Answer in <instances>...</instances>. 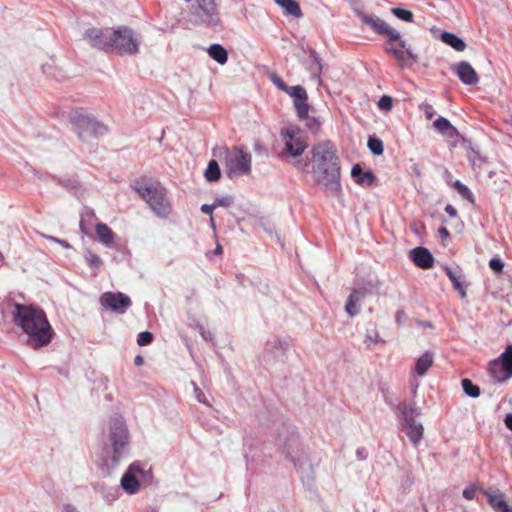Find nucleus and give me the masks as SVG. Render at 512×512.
Returning <instances> with one entry per match:
<instances>
[{
  "label": "nucleus",
  "instance_id": "f257e3e1",
  "mask_svg": "<svg viewBox=\"0 0 512 512\" xmlns=\"http://www.w3.org/2000/svg\"><path fill=\"white\" fill-rule=\"evenodd\" d=\"M12 320L16 327L28 337L33 349L47 346L53 339L54 331L43 309L31 304H12Z\"/></svg>",
  "mask_w": 512,
  "mask_h": 512
},
{
  "label": "nucleus",
  "instance_id": "f03ea898",
  "mask_svg": "<svg viewBox=\"0 0 512 512\" xmlns=\"http://www.w3.org/2000/svg\"><path fill=\"white\" fill-rule=\"evenodd\" d=\"M312 161L315 181L329 196L337 197L341 192L340 165L333 146L329 142L314 146Z\"/></svg>",
  "mask_w": 512,
  "mask_h": 512
},
{
  "label": "nucleus",
  "instance_id": "7ed1b4c3",
  "mask_svg": "<svg viewBox=\"0 0 512 512\" xmlns=\"http://www.w3.org/2000/svg\"><path fill=\"white\" fill-rule=\"evenodd\" d=\"M277 445L280 446L286 458L291 460L302 477L312 478V464L300 445L299 436L293 430L284 428Z\"/></svg>",
  "mask_w": 512,
  "mask_h": 512
},
{
  "label": "nucleus",
  "instance_id": "20e7f679",
  "mask_svg": "<svg viewBox=\"0 0 512 512\" xmlns=\"http://www.w3.org/2000/svg\"><path fill=\"white\" fill-rule=\"evenodd\" d=\"M133 188L157 217L162 219L169 217L172 207L164 186L159 182H147L136 183Z\"/></svg>",
  "mask_w": 512,
  "mask_h": 512
},
{
  "label": "nucleus",
  "instance_id": "39448f33",
  "mask_svg": "<svg viewBox=\"0 0 512 512\" xmlns=\"http://www.w3.org/2000/svg\"><path fill=\"white\" fill-rule=\"evenodd\" d=\"M141 39L126 26L113 29L110 51L118 55L133 56L140 52Z\"/></svg>",
  "mask_w": 512,
  "mask_h": 512
},
{
  "label": "nucleus",
  "instance_id": "423d86ee",
  "mask_svg": "<svg viewBox=\"0 0 512 512\" xmlns=\"http://www.w3.org/2000/svg\"><path fill=\"white\" fill-rule=\"evenodd\" d=\"M110 441L113 447L111 467L114 468L121 460L128 444L129 434L127 426L120 415H115L109 422Z\"/></svg>",
  "mask_w": 512,
  "mask_h": 512
},
{
  "label": "nucleus",
  "instance_id": "0eeeda50",
  "mask_svg": "<svg viewBox=\"0 0 512 512\" xmlns=\"http://www.w3.org/2000/svg\"><path fill=\"white\" fill-rule=\"evenodd\" d=\"M70 121L73 125L74 131L83 141H86L91 137L98 138L104 136L108 132L107 127L103 123L79 111H74L71 114Z\"/></svg>",
  "mask_w": 512,
  "mask_h": 512
},
{
  "label": "nucleus",
  "instance_id": "6e6552de",
  "mask_svg": "<svg viewBox=\"0 0 512 512\" xmlns=\"http://www.w3.org/2000/svg\"><path fill=\"white\" fill-rule=\"evenodd\" d=\"M252 157L243 147L225 150L224 165L229 178L248 175L251 173Z\"/></svg>",
  "mask_w": 512,
  "mask_h": 512
},
{
  "label": "nucleus",
  "instance_id": "1a4fd4ad",
  "mask_svg": "<svg viewBox=\"0 0 512 512\" xmlns=\"http://www.w3.org/2000/svg\"><path fill=\"white\" fill-rule=\"evenodd\" d=\"M190 14L196 24L205 25L208 28L221 27L220 14L215 0H195L191 6Z\"/></svg>",
  "mask_w": 512,
  "mask_h": 512
},
{
  "label": "nucleus",
  "instance_id": "9d476101",
  "mask_svg": "<svg viewBox=\"0 0 512 512\" xmlns=\"http://www.w3.org/2000/svg\"><path fill=\"white\" fill-rule=\"evenodd\" d=\"M286 151L293 157L302 155L307 148L303 132L297 126H289L281 130Z\"/></svg>",
  "mask_w": 512,
  "mask_h": 512
},
{
  "label": "nucleus",
  "instance_id": "9b49d317",
  "mask_svg": "<svg viewBox=\"0 0 512 512\" xmlns=\"http://www.w3.org/2000/svg\"><path fill=\"white\" fill-rule=\"evenodd\" d=\"M289 346L290 342L287 339L277 337L269 339L261 356L262 362L266 365L283 362Z\"/></svg>",
  "mask_w": 512,
  "mask_h": 512
},
{
  "label": "nucleus",
  "instance_id": "f8f14e48",
  "mask_svg": "<svg viewBox=\"0 0 512 512\" xmlns=\"http://www.w3.org/2000/svg\"><path fill=\"white\" fill-rule=\"evenodd\" d=\"M390 42H397V45L387 44L385 45V51L391 54L398 63L403 67L408 61L415 63L418 61V56L413 52L410 44L403 39L398 31V38L389 40Z\"/></svg>",
  "mask_w": 512,
  "mask_h": 512
},
{
  "label": "nucleus",
  "instance_id": "ddd939ff",
  "mask_svg": "<svg viewBox=\"0 0 512 512\" xmlns=\"http://www.w3.org/2000/svg\"><path fill=\"white\" fill-rule=\"evenodd\" d=\"M360 20L369 26V28L376 34L386 37L388 40L397 39L398 31L391 27L386 21L378 16L356 11Z\"/></svg>",
  "mask_w": 512,
  "mask_h": 512
},
{
  "label": "nucleus",
  "instance_id": "4468645a",
  "mask_svg": "<svg viewBox=\"0 0 512 512\" xmlns=\"http://www.w3.org/2000/svg\"><path fill=\"white\" fill-rule=\"evenodd\" d=\"M492 376L498 380L503 381L512 377V345H509L505 352H503L498 360L490 363L489 367Z\"/></svg>",
  "mask_w": 512,
  "mask_h": 512
},
{
  "label": "nucleus",
  "instance_id": "2eb2a0df",
  "mask_svg": "<svg viewBox=\"0 0 512 512\" xmlns=\"http://www.w3.org/2000/svg\"><path fill=\"white\" fill-rule=\"evenodd\" d=\"M112 28H89L84 33V38L88 43L99 50L110 51L112 41Z\"/></svg>",
  "mask_w": 512,
  "mask_h": 512
},
{
  "label": "nucleus",
  "instance_id": "dca6fc26",
  "mask_svg": "<svg viewBox=\"0 0 512 512\" xmlns=\"http://www.w3.org/2000/svg\"><path fill=\"white\" fill-rule=\"evenodd\" d=\"M100 304L113 312L123 314L131 307V299L122 292H105L100 297Z\"/></svg>",
  "mask_w": 512,
  "mask_h": 512
},
{
  "label": "nucleus",
  "instance_id": "f3484780",
  "mask_svg": "<svg viewBox=\"0 0 512 512\" xmlns=\"http://www.w3.org/2000/svg\"><path fill=\"white\" fill-rule=\"evenodd\" d=\"M452 70L465 85L474 86L479 82V77L475 69L467 61L459 62L452 67Z\"/></svg>",
  "mask_w": 512,
  "mask_h": 512
},
{
  "label": "nucleus",
  "instance_id": "a211bd4d",
  "mask_svg": "<svg viewBox=\"0 0 512 512\" xmlns=\"http://www.w3.org/2000/svg\"><path fill=\"white\" fill-rule=\"evenodd\" d=\"M143 473V468L138 463H133L130 465L127 472L122 476L120 485L122 489L128 494H135L140 487L139 481L135 477L134 473Z\"/></svg>",
  "mask_w": 512,
  "mask_h": 512
},
{
  "label": "nucleus",
  "instance_id": "6ab92c4d",
  "mask_svg": "<svg viewBox=\"0 0 512 512\" xmlns=\"http://www.w3.org/2000/svg\"><path fill=\"white\" fill-rule=\"evenodd\" d=\"M365 289H353L345 304V311L350 317H354L359 314V304L365 299Z\"/></svg>",
  "mask_w": 512,
  "mask_h": 512
},
{
  "label": "nucleus",
  "instance_id": "aec40b11",
  "mask_svg": "<svg viewBox=\"0 0 512 512\" xmlns=\"http://www.w3.org/2000/svg\"><path fill=\"white\" fill-rule=\"evenodd\" d=\"M411 259L414 264L422 269H429L433 266L434 258L430 251L424 247H416L411 250Z\"/></svg>",
  "mask_w": 512,
  "mask_h": 512
},
{
  "label": "nucleus",
  "instance_id": "412c9836",
  "mask_svg": "<svg viewBox=\"0 0 512 512\" xmlns=\"http://www.w3.org/2000/svg\"><path fill=\"white\" fill-rule=\"evenodd\" d=\"M351 176L359 185L372 186L375 182V175L373 172L371 170L363 171L359 164L352 167Z\"/></svg>",
  "mask_w": 512,
  "mask_h": 512
},
{
  "label": "nucleus",
  "instance_id": "4be33fe9",
  "mask_svg": "<svg viewBox=\"0 0 512 512\" xmlns=\"http://www.w3.org/2000/svg\"><path fill=\"white\" fill-rule=\"evenodd\" d=\"M486 496L488 503L495 512H512V507L505 501L501 492L486 493Z\"/></svg>",
  "mask_w": 512,
  "mask_h": 512
},
{
  "label": "nucleus",
  "instance_id": "5701e85b",
  "mask_svg": "<svg viewBox=\"0 0 512 512\" xmlns=\"http://www.w3.org/2000/svg\"><path fill=\"white\" fill-rule=\"evenodd\" d=\"M403 427L406 429V434L409 440L417 446L423 438L424 428L420 422L411 421L403 424Z\"/></svg>",
  "mask_w": 512,
  "mask_h": 512
},
{
  "label": "nucleus",
  "instance_id": "b1692460",
  "mask_svg": "<svg viewBox=\"0 0 512 512\" xmlns=\"http://www.w3.org/2000/svg\"><path fill=\"white\" fill-rule=\"evenodd\" d=\"M396 409L402 425L414 421V417L420 415V411L414 404L399 403Z\"/></svg>",
  "mask_w": 512,
  "mask_h": 512
},
{
  "label": "nucleus",
  "instance_id": "393cba45",
  "mask_svg": "<svg viewBox=\"0 0 512 512\" xmlns=\"http://www.w3.org/2000/svg\"><path fill=\"white\" fill-rule=\"evenodd\" d=\"M440 39L443 43L450 46L457 52H462L466 49L465 41L452 32H443L440 34Z\"/></svg>",
  "mask_w": 512,
  "mask_h": 512
},
{
  "label": "nucleus",
  "instance_id": "a878e982",
  "mask_svg": "<svg viewBox=\"0 0 512 512\" xmlns=\"http://www.w3.org/2000/svg\"><path fill=\"white\" fill-rule=\"evenodd\" d=\"M434 128L443 135L453 138L458 135L457 129L450 123V121L440 116L433 123Z\"/></svg>",
  "mask_w": 512,
  "mask_h": 512
},
{
  "label": "nucleus",
  "instance_id": "bb28decb",
  "mask_svg": "<svg viewBox=\"0 0 512 512\" xmlns=\"http://www.w3.org/2000/svg\"><path fill=\"white\" fill-rule=\"evenodd\" d=\"M95 231L99 241L103 245L109 247L111 244H113L115 233L106 224L98 223L95 227Z\"/></svg>",
  "mask_w": 512,
  "mask_h": 512
},
{
  "label": "nucleus",
  "instance_id": "cd10ccee",
  "mask_svg": "<svg viewBox=\"0 0 512 512\" xmlns=\"http://www.w3.org/2000/svg\"><path fill=\"white\" fill-rule=\"evenodd\" d=\"M208 55L220 65H224L228 61V52L221 44H212L207 49Z\"/></svg>",
  "mask_w": 512,
  "mask_h": 512
},
{
  "label": "nucleus",
  "instance_id": "c85d7f7f",
  "mask_svg": "<svg viewBox=\"0 0 512 512\" xmlns=\"http://www.w3.org/2000/svg\"><path fill=\"white\" fill-rule=\"evenodd\" d=\"M275 3L284 10L286 15L295 18H300L303 15L299 3L295 0H275Z\"/></svg>",
  "mask_w": 512,
  "mask_h": 512
},
{
  "label": "nucleus",
  "instance_id": "c756f323",
  "mask_svg": "<svg viewBox=\"0 0 512 512\" xmlns=\"http://www.w3.org/2000/svg\"><path fill=\"white\" fill-rule=\"evenodd\" d=\"M433 364V354L429 351H426L424 354H422L416 361L415 364V372L419 376H423L426 374L428 369Z\"/></svg>",
  "mask_w": 512,
  "mask_h": 512
},
{
  "label": "nucleus",
  "instance_id": "7c9ffc66",
  "mask_svg": "<svg viewBox=\"0 0 512 512\" xmlns=\"http://www.w3.org/2000/svg\"><path fill=\"white\" fill-rule=\"evenodd\" d=\"M307 93L301 95V98H294L293 103L297 112V116L300 119H304L307 117V114L309 112V105L307 103Z\"/></svg>",
  "mask_w": 512,
  "mask_h": 512
},
{
  "label": "nucleus",
  "instance_id": "2f4dec72",
  "mask_svg": "<svg viewBox=\"0 0 512 512\" xmlns=\"http://www.w3.org/2000/svg\"><path fill=\"white\" fill-rule=\"evenodd\" d=\"M83 256L87 265L95 271V274H97L103 265L101 258L97 254L93 253L90 249H85Z\"/></svg>",
  "mask_w": 512,
  "mask_h": 512
},
{
  "label": "nucleus",
  "instance_id": "473e14b6",
  "mask_svg": "<svg viewBox=\"0 0 512 512\" xmlns=\"http://www.w3.org/2000/svg\"><path fill=\"white\" fill-rule=\"evenodd\" d=\"M204 175L208 182H216L220 179L221 171L216 160L209 161Z\"/></svg>",
  "mask_w": 512,
  "mask_h": 512
},
{
  "label": "nucleus",
  "instance_id": "72a5a7b5",
  "mask_svg": "<svg viewBox=\"0 0 512 512\" xmlns=\"http://www.w3.org/2000/svg\"><path fill=\"white\" fill-rule=\"evenodd\" d=\"M99 492L106 502H114L119 498L120 489L118 486L106 487L104 485L99 486Z\"/></svg>",
  "mask_w": 512,
  "mask_h": 512
},
{
  "label": "nucleus",
  "instance_id": "f704fd0d",
  "mask_svg": "<svg viewBox=\"0 0 512 512\" xmlns=\"http://www.w3.org/2000/svg\"><path fill=\"white\" fill-rule=\"evenodd\" d=\"M446 275L450 279V281L453 284V287L455 290L459 291L461 296L464 297L466 295V292L462 286V283L460 281V276L458 275L457 271L450 267L445 268Z\"/></svg>",
  "mask_w": 512,
  "mask_h": 512
},
{
  "label": "nucleus",
  "instance_id": "c9c22d12",
  "mask_svg": "<svg viewBox=\"0 0 512 512\" xmlns=\"http://www.w3.org/2000/svg\"><path fill=\"white\" fill-rule=\"evenodd\" d=\"M454 188L464 199L468 200L470 203H475V197L472 191L463 184L460 180H456L453 184Z\"/></svg>",
  "mask_w": 512,
  "mask_h": 512
},
{
  "label": "nucleus",
  "instance_id": "e433bc0d",
  "mask_svg": "<svg viewBox=\"0 0 512 512\" xmlns=\"http://www.w3.org/2000/svg\"><path fill=\"white\" fill-rule=\"evenodd\" d=\"M367 146L373 155H382L384 152V145L380 138L370 136L368 138Z\"/></svg>",
  "mask_w": 512,
  "mask_h": 512
},
{
  "label": "nucleus",
  "instance_id": "4c0bfd02",
  "mask_svg": "<svg viewBox=\"0 0 512 512\" xmlns=\"http://www.w3.org/2000/svg\"><path fill=\"white\" fill-rule=\"evenodd\" d=\"M462 388L465 394L472 398H477L480 395L479 386L475 385L470 379L465 378L462 380Z\"/></svg>",
  "mask_w": 512,
  "mask_h": 512
},
{
  "label": "nucleus",
  "instance_id": "58836bf2",
  "mask_svg": "<svg viewBox=\"0 0 512 512\" xmlns=\"http://www.w3.org/2000/svg\"><path fill=\"white\" fill-rule=\"evenodd\" d=\"M42 71L47 76L52 77L58 81L64 77L62 71L50 63L42 65Z\"/></svg>",
  "mask_w": 512,
  "mask_h": 512
},
{
  "label": "nucleus",
  "instance_id": "ea45409f",
  "mask_svg": "<svg viewBox=\"0 0 512 512\" xmlns=\"http://www.w3.org/2000/svg\"><path fill=\"white\" fill-rule=\"evenodd\" d=\"M303 120H306L305 125L311 133L317 134L320 131L322 123L318 117H309L307 114V117H305Z\"/></svg>",
  "mask_w": 512,
  "mask_h": 512
},
{
  "label": "nucleus",
  "instance_id": "a19ab883",
  "mask_svg": "<svg viewBox=\"0 0 512 512\" xmlns=\"http://www.w3.org/2000/svg\"><path fill=\"white\" fill-rule=\"evenodd\" d=\"M391 12L393 15H395L400 20H403L406 22L413 21V13L409 10L397 7V8H392Z\"/></svg>",
  "mask_w": 512,
  "mask_h": 512
},
{
  "label": "nucleus",
  "instance_id": "79ce46f5",
  "mask_svg": "<svg viewBox=\"0 0 512 512\" xmlns=\"http://www.w3.org/2000/svg\"><path fill=\"white\" fill-rule=\"evenodd\" d=\"M153 341V334L149 331H142L138 334L137 344L139 346L149 345Z\"/></svg>",
  "mask_w": 512,
  "mask_h": 512
},
{
  "label": "nucleus",
  "instance_id": "37998d69",
  "mask_svg": "<svg viewBox=\"0 0 512 512\" xmlns=\"http://www.w3.org/2000/svg\"><path fill=\"white\" fill-rule=\"evenodd\" d=\"M378 107L383 111H390L393 107L392 97L388 95H383L378 101Z\"/></svg>",
  "mask_w": 512,
  "mask_h": 512
},
{
  "label": "nucleus",
  "instance_id": "c03bdc74",
  "mask_svg": "<svg viewBox=\"0 0 512 512\" xmlns=\"http://www.w3.org/2000/svg\"><path fill=\"white\" fill-rule=\"evenodd\" d=\"M233 204V197L230 196V195H226V196H222V197H217L215 200H214V206L217 207H230L231 205Z\"/></svg>",
  "mask_w": 512,
  "mask_h": 512
},
{
  "label": "nucleus",
  "instance_id": "a18cd8bd",
  "mask_svg": "<svg viewBox=\"0 0 512 512\" xmlns=\"http://www.w3.org/2000/svg\"><path fill=\"white\" fill-rule=\"evenodd\" d=\"M285 92L294 99L301 98V95L305 94L306 90L302 86L296 85L288 86V90H286Z\"/></svg>",
  "mask_w": 512,
  "mask_h": 512
},
{
  "label": "nucleus",
  "instance_id": "49530a36",
  "mask_svg": "<svg viewBox=\"0 0 512 512\" xmlns=\"http://www.w3.org/2000/svg\"><path fill=\"white\" fill-rule=\"evenodd\" d=\"M419 110L424 112V115L427 120H431L436 114V111L434 110L433 106L428 103H421L419 105Z\"/></svg>",
  "mask_w": 512,
  "mask_h": 512
},
{
  "label": "nucleus",
  "instance_id": "de8ad7c7",
  "mask_svg": "<svg viewBox=\"0 0 512 512\" xmlns=\"http://www.w3.org/2000/svg\"><path fill=\"white\" fill-rule=\"evenodd\" d=\"M269 79L279 90L284 92L288 90V85L276 73L271 74Z\"/></svg>",
  "mask_w": 512,
  "mask_h": 512
},
{
  "label": "nucleus",
  "instance_id": "09e8293b",
  "mask_svg": "<svg viewBox=\"0 0 512 512\" xmlns=\"http://www.w3.org/2000/svg\"><path fill=\"white\" fill-rule=\"evenodd\" d=\"M489 267L496 273L502 272L504 268V262L500 258H492L489 261Z\"/></svg>",
  "mask_w": 512,
  "mask_h": 512
},
{
  "label": "nucleus",
  "instance_id": "8fccbe9b",
  "mask_svg": "<svg viewBox=\"0 0 512 512\" xmlns=\"http://www.w3.org/2000/svg\"><path fill=\"white\" fill-rule=\"evenodd\" d=\"M380 341H381V339L379 337V334L375 329L367 332L366 343H368V345L376 344V343H379Z\"/></svg>",
  "mask_w": 512,
  "mask_h": 512
},
{
  "label": "nucleus",
  "instance_id": "3c124183",
  "mask_svg": "<svg viewBox=\"0 0 512 512\" xmlns=\"http://www.w3.org/2000/svg\"><path fill=\"white\" fill-rule=\"evenodd\" d=\"M215 208H216V206H214V202L212 204H203L201 206V211L204 214L210 216V222H211L212 227H214V219H213L212 214H213V211H214Z\"/></svg>",
  "mask_w": 512,
  "mask_h": 512
},
{
  "label": "nucleus",
  "instance_id": "603ef678",
  "mask_svg": "<svg viewBox=\"0 0 512 512\" xmlns=\"http://www.w3.org/2000/svg\"><path fill=\"white\" fill-rule=\"evenodd\" d=\"M462 495L467 500H473L476 495V488L473 486L467 487L463 490Z\"/></svg>",
  "mask_w": 512,
  "mask_h": 512
},
{
  "label": "nucleus",
  "instance_id": "864d4df0",
  "mask_svg": "<svg viewBox=\"0 0 512 512\" xmlns=\"http://www.w3.org/2000/svg\"><path fill=\"white\" fill-rule=\"evenodd\" d=\"M192 384H193V387H194V393H195L196 399L200 403L206 404L207 400H206V397H205L204 393L201 391V389L194 382Z\"/></svg>",
  "mask_w": 512,
  "mask_h": 512
},
{
  "label": "nucleus",
  "instance_id": "5fc2aeb1",
  "mask_svg": "<svg viewBox=\"0 0 512 512\" xmlns=\"http://www.w3.org/2000/svg\"><path fill=\"white\" fill-rule=\"evenodd\" d=\"M407 320V314L403 310H398L395 314V321L399 325H404Z\"/></svg>",
  "mask_w": 512,
  "mask_h": 512
},
{
  "label": "nucleus",
  "instance_id": "6e6d98bb",
  "mask_svg": "<svg viewBox=\"0 0 512 512\" xmlns=\"http://www.w3.org/2000/svg\"><path fill=\"white\" fill-rule=\"evenodd\" d=\"M197 328L199 330V333L201 334V336L203 337V339H205L206 341H211L212 338H213V335L210 331H207L204 329V327L202 325H197Z\"/></svg>",
  "mask_w": 512,
  "mask_h": 512
},
{
  "label": "nucleus",
  "instance_id": "4d7b16f0",
  "mask_svg": "<svg viewBox=\"0 0 512 512\" xmlns=\"http://www.w3.org/2000/svg\"><path fill=\"white\" fill-rule=\"evenodd\" d=\"M356 456H357V459L358 460H365L368 456V452L367 450L364 448V447H359L357 450H356Z\"/></svg>",
  "mask_w": 512,
  "mask_h": 512
},
{
  "label": "nucleus",
  "instance_id": "13d9d810",
  "mask_svg": "<svg viewBox=\"0 0 512 512\" xmlns=\"http://www.w3.org/2000/svg\"><path fill=\"white\" fill-rule=\"evenodd\" d=\"M445 212L450 216V217H456L457 216V210L454 206H452L451 204H447L445 206Z\"/></svg>",
  "mask_w": 512,
  "mask_h": 512
},
{
  "label": "nucleus",
  "instance_id": "bf43d9fd",
  "mask_svg": "<svg viewBox=\"0 0 512 512\" xmlns=\"http://www.w3.org/2000/svg\"><path fill=\"white\" fill-rule=\"evenodd\" d=\"M504 423H505L506 427L512 431V413H509L506 415V417L504 419Z\"/></svg>",
  "mask_w": 512,
  "mask_h": 512
},
{
  "label": "nucleus",
  "instance_id": "052dcab7",
  "mask_svg": "<svg viewBox=\"0 0 512 512\" xmlns=\"http://www.w3.org/2000/svg\"><path fill=\"white\" fill-rule=\"evenodd\" d=\"M311 57L314 59L315 63L317 64L318 70L321 71V69H322L321 60H320L319 56L317 55V53L313 51L311 53Z\"/></svg>",
  "mask_w": 512,
  "mask_h": 512
},
{
  "label": "nucleus",
  "instance_id": "680f3d73",
  "mask_svg": "<svg viewBox=\"0 0 512 512\" xmlns=\"http://www.w3.org/2000/svg\"><path fill=\"white\" fill-rule=\"evenodd\" d=\"M438 232L442 239H446L449 236V231L445 227H440Z\"/></svg>",
  "mask_w": 512,
  "mask_h": 512
},
{
  "label": "nucleus",
  "instance_id": "e2e57ef3",
  "mask_svg": "<svg viewBox=\"0 0 512 512\" xmlns=\"http://www.w3.org/2000/svg\"><path fill=\"white\" fill-rule=\"evenodd\" d=\"M40 235H41L43 238H45V239H47V240H49V241L55 242V243H57V244H58V241H60V240H61V239L56 238V237H54V236H50V235L43 234V233H41Z\"/></svg>",
  "mask_w": 512,
  "mask_h": 512
},
{
  "label": "nucleus",
  "instance_id": "0e129e2a",
  "mask_svg": "<svg viewBox=\"0 0 512 512\" xmlns=\"http://www.w3.org/2000/svg\"><path fill=\"white\" fill-rule=\"evenodd\" d=\"M58 244L61 245L65 249H70L71 248L70 243L68 241H66V240H63V239L58 241Z\"/></svg>",
  "mask_w": 512,
  "mask_h": 512
},
{
  "label": "nucleus",
  "instance_id": "69168bd1",
  "mask_svg": "<svg viewBox=\"0 0 512 512\" xmlns=\"http://www.w3.org/2000/svg\"><path fill=\"white\" fill-rule=\"evenodd\" d=\"M143 362H144L143 357H142V356H140V355H137V356L135 357V359H134V363H135V365H136V366H140V365H142V364H143Z\"/></svg>",
  "mask_w": 512,
  "mask_h": 512
},
{
  "label": "nucleus",
  "instance_id": "338daca9",
  "mask_svg": "<svg viewBox=\"0 0 512 512\" xmlns=\"http://www.w3.org/2000/svg\"><path fill=\"white\" fill-rule=\"evenodd\" d=\"M222 253V247L218 244L214 250V254L220 255Z\"/></svg>",
  "mask_w": 512,
  "mask_h": 512
},
{
  "label": "nucleus",
  "instance_id": "774afa93",
  "mask_svg": "<svg viewBox=\"0 0 512 512\" xmlns=\"http://www.w3.org/2000/svg\"><path fill=\"white\" fill-rule=\"evenodd\" d=\"M297 165H298V167H306L307 166V162L298 161Z\"/></svg>",
  "mask_w": 512,
  "mask_h": 512
}]
</instances>
